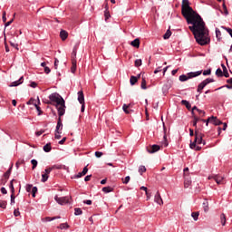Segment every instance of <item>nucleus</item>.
<instances>
[{
    "label": "nucleus",
    "instance_id": "49",
    "mask_svg": "<svg viewBox=\"0 0 232 232\" xmlns=\"http://www.w3.org/2000/svg\"><path fill=\"white\" fill-rule=\"evenodd\" d=\"M49 176L47 174H42V181L46 182L48 180Z\"/></svg>",
    "mask_w": 232,
    "mask_h": 232
},
{
    "label": "nucleus",
    "instance_id": "50",
    "mask_svg": "<svg viewBox=\"0 0 232 232\" xmlns=\"http://www.w3.org/2000/svg\"><path fill=\"white\" fill-rule=\"evenodd\" d=\"M15 204V196L14 194H11V206H14Z\"/></svg>",
    "mask_w": 232,
    "mask_h": 232
},
{
    "label": "nucleus",
    "instance_id": "56",
    "mask_svg": "<svg viewBox=\"0 0 232 232\" xmlns=\"http://www.w3.org/2000/svg\"><path fill=\"white\" fill-rule=\"evenodd\" d=\"M59 66V59H54V69L57 70V67Z\"/></svg>",
    "mask_w": 232,
    "mask_h": 232
},
{
    "label": "nucleus",
    "instance_id": "5",
    "mask_svg": "<svg viewBox=\"0 0 232 232\" xmlns=\"http://www.w3.org/2000/svg\"><path fill=\"white\" fill-rule=\"evenodd\" d=\"M210 124H214V126H220V124H223L222 121L218 120L217 116H211L207 119V126Z\"/></svg>",
    "mask_w": 232,
    "mask_h": 232
},
{
    "label": "nucleus",
    "instance_id": "35",
    "mask_svg": "<svg viewBox=\"0 0 232 232\" xmlns=\"http://www.w3.org/2000/svg\"><path fill=\"white\" fill-rule=\"evenodd\" d=\"M82 209H81L79 208H74L75 217H79V215H82Z\"/></svg>",
    "mask_w": 232,
    "mask_h": 232
},
{
    "label": "nucleus",
    "instance_id": "13",
    "mask_svg": "<svg viewBox=\"0 0 232 232\" xmlns=\"http://www.w3.org/2000/svg\"><path fill=\"white\" fill-rule=\"evenodd\" d=\"M188 79H193L194 77H198V75H202V71L191 72L187 73Z\"/></svg>",
    "mask_w": 232,
    "mask_h": 232
},
{
    "label": "nucleus",
    "instance_id": "17",
    "mask_svg": "<svg viewBox=\"0 0 232 232\" xmlns=\"http://www.w3.org/2000/svg\"><path fill=\"white\" fill-rule=\"evenodd\" d=\"M77 46H74L73 49H72V53L71 54V59L72 61H77Z\"/></svg>",
    "mask_w": 232,
    "mask_h": 232
},
{
    "label": "nucleus",
    "instance_id": "32",
    "mask_svg": "<svg viewBox=\"0 0 232 232\" xmlns=\"http://www.w3.org/2000/svg\"><path fill=\"white\" fill-rule=\"evenodd\" d=\"M217 77H224V72H222V69L218 68L216 71Z\"/></svg>",
    "mask_w": 232,
    "mask_h": 232
},
{
    "label": "nucleus",
    "instance_id": "41",
    "mask_svg": "<svg viewBox=\"0 0 232 232\" xmlns=\"http://www.w3.org/2000/svg\"><path fill=\"white\" fill-rule=\"evenodd\" d=\"M33 188H34V185H32V184H27V185L25 186V191H27V193H30V191H32Z\"/></svg>",
    "mask_w": 232,
    "mask_h": 232
},
{
    "label": "nucleus",
    "instance_id": "43",
    "mask_svg": "<svg viewBox=\"0 0 232 232\" xmlns=\"http://www.w3.org/2000/svg\"><path fill=\"white\" fill-rule=\"evenodd\" d=\"M34 107L36 108V111H38V115H43V111L41 110V107L37 103H34Z\"/></svg>",
    "mask_w": 232,
    "mask_h": 232
},
{
    "label": "nucleus",
    "instance_id": "16",
    "mask_svg": "<svg viewBox=\"0 0 232 232\" xmlns=\"http://www.w3.org/2000/svg\"><path fill=\"white\" fill-rule=\"evenodd\" d=\"M14 168V164L11 165V167L7 169L5 173H4V178L8 180L10 179V175H12V169Z\"/></svg>",
    "mask_w": 232,
    "mask_h": 232
},
{
    "label": "nucleus",
    "instance_id": "28",
    "mask_svg": "<svg viewBox=\"0 0 232 232\" xmlns=\"http://www.w3.org/2000/svg\"><path fill=\"white\" fill-rule=\"evenodd\" d=\"M179 81L181 82H186V81H189V78H188V74L187 75L186 74H181L179 76Z\"/></svg>",
    "mask_w": 232,
    "mask_h": 232
},
{
    "label": "nucleus",
    "instance_id": "9",
    "mask_svg": "<svg viewBox=\"0 0 232 232\" xmlns=\"http://www.w3.org/2000/svg\"><path fill=\"white\" fill-rule=\"evenodd\" d=\"M24 81V77L21 76L19 80L14 81V82H12L9 84V87H10V88H14V87H15V86H19V85L23 84Z\"/></svg>",
    "mask_w": 232,
    "mask_h": 232
},
{
    "label": "nucleus",
    "instance_id": "23",
    "mask_svg": "<svg viewBox=\"0 0 232 232\" xmlns=\"http://www.w3.org/2000/svg\"><path fill=\"white\" fill-rule=\"evenodd\" d=\"M14 182H17V180L12 179L9 184V188L12 194L15 193V188H14Z\"/></svg>",
    "mask_w": 232,
    "mask_h": 232
},
{
    "label": "nucleus",
    "instance_id": "46",
    "mask_svg": "<svg viewBox=\"0 0 232 232\" xmlns=\"http://www.w3.org/2000/svg\"><path fill=\"white\" fill-rule=\"evenodd\" d=\"M31 191L33 198H35V193H37V187H33Z\"/></svg>",
    "mask_w": 232,
    "mask_h": 232
},
{
    "label": "nucleus",
    "instance_id": "39",
    "mask_svg": "<svg viewBox=\"0 0 232 232\" xmlns=\"http://www.w3.org/2000/svg\"><path fill=\"white\" fill-rule=\"evenodd\" d=\"M198 212H192L191 213V217L192 218H194V220L197 222V220H198Z\"/></svg>",
    "mask_w": 232,
    "mask_h": 232
},
{
    "label": "nucleus",
    "instance_id": "7",
    "mask_svg": "<svg viewBox=\"0 0 232 232\" xmlns=\"http://www.w3.org/2000/svg\"><path fill=\"white\" fill-rule=\"evenodd\" d=\"M208 180H215V182H217L218 185L224 184V178L220 175L208 176Z\"/></svg>",
    "mask_w": 232,
    "mask_h": 232
},
{
    "label": "nucleus",
    "instance_id": "2",
    "mask_svg": "<svg viewBox=\"0 0 232 232\" xmlns=\"http://www.w3.org/2000/svg\"><path fill=\"white\" fill-rule=\"evenodd\" d=\"M55 102L56 108L58 111V117H63L66 113V102L64 101V98L61 96L58 92H53L49 95V101L46 102V104H52Z\"/></svg>",
    "mask_w": 232,
    "mask_h": 232
},
{
    "label": "nucleus",
    "instance_id": "30",
    "mask_svg": "<svg viewBox=\"0 0 232 232\" xmlns=\"http://www.w3.org/2000/svg\"><path fill=\"white\" fill-rule=\"evenodd\" d=\"M222 35V33L220 32V30L218 28H216V37L218 39V41H221V36Z\"/></svg>",
    "mask_w": 232,
    "mask_h": 232
},
{
    "label": "nucleus",
    "instance_id": "10",
    "mask_svg": "<svg viewBox=\"0 0 232 232\" xmlns=\"http://www.w3.org/2000/svg\"><path fill=\"white\" fill-rule=\"evenodd\" d=\"M154 202H156V204H159L160 206H162V204H164V201H162V197H160V192H157L155 197H154Z\"/></svg>",
    "mask_w": 232,
    "mask_h": 232
},
{
    "label": "nucleus",
    "instance_id": "57",
    "mask_svg": "<svg viewBox=\"0 0 232 232\" xmlns=\"http://www.w3.org/2000/svg\"><path fill=\"white\" fill-rule=\"evenodd\" d=\"M1 193L3 195H6V193H8V191L6 190V188L5 187H2L1 189H0Z\"/></svg>",
    "mask_w": 232,
    "mask_h": 232
},
{
    "label": "nucleus",
    "instance_id": "33",
    "mask_svg": "<svg viewBox=\"0 0 232 232\" xmlns=\"http://www.w3.org/2000/svg\"><path fill=\"white\" fill-rule=\"evenodd\" d=\"M203 208L206 213L207 211H209V203L208 201L203 202Z\"/></svg>",
    "mask_w": 232,
    "mask_h": 232
},
{
    "label": "nucleus",
    "instance_id": "55",
    "mask_svg": "<svg viewBox=\"0 0 232 232\" xmlns=\"http://www.w3.org/2000/svg\"><path fill=\"white\" fill-rule=\"evenodd\" d=\"M103 155V153L102 152H101V151H96L95 152V157H97V159H101V157Z\"/></svg>",
    "mask_w": 232,
    "mask_h": 232
},
{
    "label": "nucleus",
    "instance_id": "37",
    "mask_svg": "<svg viewBox=\"0 0 232 232\" xmlns=\"http://www.w3.org/2000/svg\"><path fill=\"white\" fill-rule=\"evenodd\" d=\"M134 65L136 66V68H139V66H142V60L141 59L135 60Z\"/></svg>",
    "mask_w": 232,
    "mask_h": 232
},
{
    "label": "nucleus",
    "instance_id": "48",
    "mask_svg": "<svg viewBox=\"0 0 232 232\" xmlns=\"http://www.w3.org/2000/svg\"><path fill=\"white\" fill-rule=\"evenodd\" d=\"M131 178L130 176H126L125 179H122L123 184H128Z\"/></svg>",
    "mask_w": 232,
    "mask_h": 232
},
{
    "label": "nucleus",
    "instance_id": "53",
    "mask_svg": "<svg viewBox=\"0 0 232 232\" xmlns=\"http://www.w3.org/2000/svg\"><path fill=\"white\" fill-rule=\"evenodd\" d=\"M197 111L198 112V115H201V117H204V115H206V111L200 109H197Z\"/></svg>",
    "mask_w": 232,
    "mask_h": 232
},
{
    "label": "nucleus",
    "instance_id": "45",
    "mask_svg": "<svg viewBox=\"0 0 232 232\" xmlns=\"http://www.w3.org/2000/svg\"><path fill=\"white\" fill-rule=\"evenodd\" d=\"M31 164L33 165L32 169H35L37 168V161L36 160H32Z\"/></svg>",
    "mask_w": 232,
    "mask_h": 232
},
{
    "label": "nucleus",
    "instance_id": "42",
    "mask_svg": "<svg viewBox=\"0 0 232 232\" xmlns=\"http://www.w3.org/2000/svg\"><path fill=\"white\" fill-rule=\"evenodd\" d=\"M148 87L146 86V78H142L141 81V90H146Z\"/></svg>",
    "mask_w": 232,
    "mask_h": 232
},
{
    "label": "nucleus",
    "instance_id": "15",
    "mask_svg": "<svg viewBox=\"0 0 232 232\" xmlns=\"http://www.w3.org/2000/svg\"><path fill=\"white\" fill-rule=\"evenodd\" d=\"M60 37H61L62 41H66L68 39V32L65 30H61Z\"/></svg>",
    "mask_w": 232,
    "mask_h": 232
},
{
    "label": "nucleus",
    "instance_id": "38",
    "mask_svg": "<svg viewBox=\"0 0 232 232\" xmlns=\"http://www.w3.org/2000/svg\"><path fill=\"white\" fill-rule=\"evenodd\" d=\"M139 173L142 175V173H146V167L145 166H140L139 167Z\"/></svg>",
    "mask_w": 232,
    "mask_h": 232
},
{
    "label": "nucleus",
    "instance_id": "31",
    "mask_svg": "<svg viewBox=\"0 0 232 232\" xmlns=\"http://www.w3.org/2000/svg\"><path fill=\"white\" fill-rule=\"evenodd\" d=\"M70 228V225H68V223H62L59 226V229H68Z\"/></svg>",
    "mask_w": 232,
    "mask_h": 232
},
{
    "label": "nucleus",
    "instance_id": "54",
    "mask_svg": "<svg viewBox=\"0 0 232 232\" xmlns=\"http://www.w3.org/2000/svg\"><path fill=\"white\" fill-rule=\"evenodd\" d=\"M203 75H211V69H208V70H205L204 72H203Z\"/></svg>",
    "mask_w": 232,
    "mask_h": 232
},
{
    "label": "nucleus",
    "instance_id": "1",
    "mask_svg": "<svg viewBox=\"0 0 232 232\" xmlns=\"http://www.w3.org/2000/svg\"><path fill=\"white\" fill-rule=\"evenodd\" d=\"M181 14L188 24H192L188 26V29L192 32L198 44L206 46L210 41L206 34V23L202 16L189 6V0H182Z\"/></svg>",
    "mask_w": 232,
    "mask_h": 232
},
{
    "label": "nucleus",
    "instance_id": "29",
    "mask_svg": "<svg viewBox=\"0 0 232 232\" xmlns=\"http://www.w3.org/2000/svg\"><path fill=\"white\" fill-rule=\"evenodd\" d=\"M220 222L222 226H226V214L222 213L220 215Z\"/></svg>",
    "mask_w": 232,
    "mask_h": 232
},
{
    "label": "nucleus",
    "instance_id": "47",
    "mask_svg": "<svg viewBox=\"0 0 232 232\" xmlns=\"http://www.w3.org/2000/svg\"><path fill=\"white\" fill-rule=\"evenodd\" d=\"M44 131H46V130H40L38 131L35 132L36 137H41V135H43V133H44Z\"/></svg>",
    "mask_w": 232,
    "mask_h": 232
},
{
    "label": "nucleus",
    "instance_id": "40",
    "mask_svg": "<svg viewBox=\"0 0 232 232\" xmlns=\"http://www.w3.org/2000/svg\"><path fill=\"white\" fill-rule=\"evenodd\" d=\"M52 169H63V165L62 164H56V165H53Z\"/></svg>",
    "mask_w": 232,
    "mask_h": 232
},
{
    "label": "nucleus",
    "instance_id": "19",
    "mask_svg": "<svg viewBox=\"0 0 232 232\" xmlns=\"http://www.w3.org/2000/svg\"><path fill=\"white\" fill-rule=\"evenodd\" d=\"M130 44L134 48H139L140 46V40H139V38H136L130 43Z\"/></svg>",
    "mask_w": 232,
    "mask_h": 232
},
{
    "label": "nucleus",
    "instance_id": "64",
    "mask_svg": "<svg viewBox=\"0 0 232 232\" xmlns=\"http://www.w3.org/2000/svg\"><path fill=\"white\" fill-rule=\"evenodd\" d=\"M30 86H31V88H37V82H32L30 83Z\"/></svg>",
    "mask_w": 232,
    "mask_h": 232
},
{
    "label": "nucleus",
    "instance_id": "44",
    "mask_svg": "<svg viewBox=\"0 0 232 232\" xmlns=\"http://www.w3.org/2000/svg\"><path fill=\"white\" fill-rule=\"evenodd\" d=\"M222 6L225 15H229V12L227 11V6L226 5V3H223Z\"/></svg>",
    "mask_w": 232,
    "mask_h": 232
},
{
    "label": "nucleus",
    "instance_id": "11",
    "mask_svg": "<svg viewBox=\"0 0 232 232\" xmlns=\"http://www.w3.org/2000/svg\"><path fill=\"white\" fill-rule=\"evenodd\" d=\"M160 150V146L154 144L150 149H147L148 153H157Z\"/></svg>",
    "mask_w": 232,
    "mask_h": 232
},
{
    "label": "nucleus",
    "instance_id": "51",
    "mask_svg": "<svg viewBox=\"0 0 232 232\" xmlns=\"http://www.w3.org/2000/svg\"><path fill=\"white\" fill-rule=\"evenodd\" d=\"M63 132L59 131V132H54V139L59 140L61 139V135Z\"/></svg>",
    "mask_w": 232,
    "mask_h": 232
},
{
    "label": "nucleus",
    "instance_id": "36",
    "mask_svg": "<svg viewBox=\"0 0 232 232\" xmlns=\"http://www.w3.org/2000/svg\"><path fill=\"white\" fill-rule=\"evenodd\" d=\"M171 37V31L169 29L163 35V39H169Z\"/></svg>",
    "mask_w": 232,
    "mask_h": 232
},
{
    "label": "nucleus",
    "instance_id": "25",
    "mask_svg": "<svg viewBox=\"0 0 232 232\" xmlns=\"http://www.w3.org/2000/svg\"><path fill=\"white\" fill-rule=\"evenodd\" d=\"M122 110L124 111V113H126L127 115H130V104H126L124 103L122 106Z\"/></svg>",
    "mask_w": 232,
    "mask_h": 232
},
{
    "label": "nucleus",
    "instance_id": "62",
    "mask_svg": "<svg viewBox=\"0 0 232 232\" xmlns=\"http://www.w3.org/2000/svg\"><path fill=\"white\" fill-rule=\"evenodd\" d=\"M140 189H141V191H145L146 195L148 196V188L142 186V187H140Z\"/></svg>",
    "mask_w": 232,
    "mask_h": 232
},
{
    "label": "nucleus",
    "instance_id": "20",
    "mask_svg": "<svg viewBox=\"0 0 232 232\" xmlns=\"http://www.w3.org/2000/svg\"><path fill=\"white\" fill-rule=\"evenodd\" d=\"M221 67L223 68V76L227 79L229 78V72H227V68L224 63L221 64Z\"/></svg>",
    "mask_w": 232,
    "mask_h": 232
},
{
    "label": "nucleus",
    "instance_id": "63",
    "mask_svg": "<svg viewBox=\"0 0 232 232\" xmlns=\"http://www.w3.org/2000/svg\"><path fill=\"white\" fill-rule=\"evenodd\" d=\"M104 15H105V19H106V20H107V19H110V17H111L110 12H108V11H105Z\"/></svg>",
    "mask_w": 232,
    "mask_h": 232
},
{
    "label": "nucleus",
    "instance_id": "60",
    "mask_svg": "<svg viewBox=\"0 0 232 232\" xmlns=\"http://www.w3.org/2000/svg\"><path fill=\"white\" fill-rule=\"evenodd\" d=\"M14 217H19V215H21V212H19V209H14Z\"/></svg>",
    "mask_w": 232,
    "mask_h": 232
},
{
    "label": "nucleus",
    "instance_id": "4",
    "mask_svg": "<svg viewBox=\"0 0 232 232\" xmlns=\"http://www.w3.org/2000/svg\"><path fill=\"white\" fill-rule=\"evenodd\" d=\"M210 82H215V79H213V78H207V79H205L203 82H201L198 85L197 92L198 93H202V91L204 90V88H206V86H208V84H210Z\"/></svg>",
    "mask_w": 232,
    "mask_h": 232
},
{
    "label": "nucleus",
    "instance_id": "26",
    "mask_svg": "<svg viewBox=\"0 0 232 232\" xmlns=\"http://www.w3.org/2000/svg\"><path fill=\"white\" fill-rule=\"evenodd\" d=\"M139 80H137L136 76H130V82L131 86H135Z\"/></svg>",
    "mask_w": 232,
    "mask_h": 232
},
{
    "label": "nucleus",
    "instance_id": "61",
    "mask_svg": "<svg viewBox=\"0 0 232 232\" xmlns=\"http://www.w3.org/2000/svg\"><path fill=\"white\" fill-rule=\"evenodd\" d=\"M64 142H66V137H63L60 141H58V144H64Z\"/></svg>",
    "mask_w": 232,
    "mask_h": 232
},
{
    "label": "nucleus",
    "instance_id": "22",
    "mask_svg": "<svg viewBox=\"0 0 232 232\" xmlns=\"http://www.w3.org/2000/svg\"><path fill=\"white\" fill-rule=\"evenodd\" d=\"M192 117H193L192 126L194 128H197V124L198 123V121H200V118H198L197 115H192Z\"/></svg>",
    "mask_w": 232,
    "mask_h": 232
},
{
    "label": "nucleus",
    "instance_id": "18",
    "mask_svg": "<svg viewBox=\"0 0 232 232\" xmlns=\"http://www.w3.org/2000/svg\"><path fill=\"white\" fill-rule=\"evenodd\" d=\"M71 72L72 73H75V72H77V60L72 61Z\"/></svg>",
    "mask_w": 232,
    "mask_h": 232
},
{
    "label": "nucleus",
    "instance_id": "24",
    "mask_svg": "<svg viewBox=\"0 0 232 232\" xmlns=\"http://www.w3.org/2000/svg\"><path fill=\"white\" fill-rule=\"evenodd\" d=\"M181 104L183 106H186L187 110H191V103H189V102H188L187 100H182Z\"/></svg>",
    "mask_w": 232,
    "mask_h": 232
},
{
    "label": "nucleus",
    "instance_id": "14",
    "mask_svg": "<svg viewBox=\"0 0 232 232\" xmlns=\"http://www.w3.org/2000/svg\"><path fill=\"white\" fill-rule=\"evenodd\" d=\"M78 102L84 104V92L82 91L78 92Z\"/></svg>",
    "mask_w": 232,
    "mask_h": 232
},
{
    "label": "nucleus",
    "instance_id": "8",
    "mask_svg": "<svg viewBox=\"0 0 232 232\" xmlns=\"http://www.w3.org/2000/svg\"><path fill=\"white\" fill-rule=\"evenodd\" d=\"M63 116L58 117L57 124H56V129H55V133L63 132V120L61 119Z\"/></svg>",
    "mask_w": 232,
    "mask_h": 232
},
{
    "label": "nucleus",
    "instance_id": "59",
    "mask_svg": "<svg viewBox=\"0 0 232 232\" xmlns=\"http://www.w3.org/2000/svg\"><path fill=\"white\" fill-rule=\"evenodd\" d=\"M50 72H52L50 67H48V66L44 67V73L48 74V73H50Z\"/></svg>",
    "mask_w": 232,
    "mask_h": 232
},
{
    "label": "nucleus",
    "instance_id": "3",
    "mask_svg": "<svg viewBox=\"0 0 232 232\" xmlns=\"http://www.w3.org/2000/svg\"><path fill=\"white\" fill-rule=\"evenodd\" d=\"M203 137L204 134H202V132H200L199 130H195V140L189 144L190 150H194L195 151H200V150H202V147L197 144H203V146H206V140H203Z\"/></svg>",
    "mask_w": 232,
    "mask_h": 232
},
{
    "label": "nucleus",
    "instance_id": "52",
    "mask_svg": "<svg viewBox=\"0 0 232 232\" xmlns=\"http://www.w3.org/2000/svg\"><path fill=\"white\" fill-rule=\"evenodd\" d=\"M44 171H45L44 174L48 176V174L52 173V171H53V169H52V167H50L48 169H45Z\"/></svg>",
    "mask_w": 232,
    "mask_h": 232
},
{
    "label": "nucleus",
    "instance_id": "27",
    "mask_svg": "<svg viewBox=\"0 0 232 232\" xmlns=\"http://www.w3.org/2000/svg\"><path fill=\"white\" fill-rule=\"evenodd\" d=\"M102 191H103V193H111V191H113V188H111V187H103L102 188Z\"/></svg>",
    "mask_w": 232,
    "mask_h": 232
},
{
    "label": "nucleus",
    "instance_id": "6",
    "mask_svg": "<svg viewBox=\"0 0 232 232\" xmlns=\"http://www.w3.org/2000/svg\"><path fill=\"white\" fill-rule=\"evenodd\" d=\"M54 200L60 204V206H65V204H68L70 202V198L69 197H62L59 198L57 196L54 197Z\"/></svg>",
    "mask_w": 232,
    "mask_h": 232
},
{
    "label": "nucleus",
    "instance_id": "21",
    "mask_svg": "<svg viewBox=\"0 0 232 232\" xmlns=\"http://www.w3.org/2000/svg\"><path fill=\"white\" fill-rule=\"evenodd\" d=\"M44 151H45V153H50L52 151V143H46L44 146Z\"/></svg>",
    "mask_w": 232,
    "mask_h": 232
},
{
    "label": "nucleus",
    "instance_id": "34",
    "mask_svg": "<svg viewBox=\"0 0 232 232\" xmlns=\"http://www.w3.org/2000/svg\"><path fill=\"white\" fill-rule=\"evenodd\" d=\"M7 202H6V200H0V208H2V209H6V206H7Z\"/></svg>",
    "mask_w": 232,
    "mask_h": 232
},
{
    "label": "nucleus",
    "instance_id": "12",
    "mask_svg": "<svg viewBox=\"0 0 232 232\" xmlns=\"http://www.w3.org/2000/svg\"><path fill=\"white\" fill-rule=\"evenodd\" d=\"M171 88V82H168L167 83H165L162 87V92L164 93V95L168 94V92H169Z\"/></svg>",
    "mask_w": 232,
    "mask_h": 232
},
{
    "label": "nucleus",
    "instance_id": "58",
    "mask_svg": "<svg viewBox=\"0 0 232 232\" xmlns=\"http://www.w3.org/2000/svg\"><path fill=\"white\" fill-rule=\"evenodd\" d=\"M86 173H88V166L83 168V169L82 171V175H86Z\"/></svg>",
    "mask_w": 232,
    "mask_h": 232
}]
</instances>
